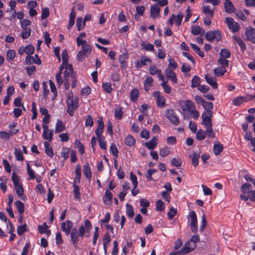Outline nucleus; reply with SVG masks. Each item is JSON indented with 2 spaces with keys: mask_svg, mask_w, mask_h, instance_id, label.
<instances>
[{
  "mask_svg": "<svg viewBox=\"0 0 255 255\" xmlns=\"http://www.w3.org/2000/svg\"><path fill=\"white\" fill-rule=\"evenodd\" d=\"M79 98L77 97L73 98V94L71 92L69 93L68 98L67 99V112L71 116H73L74 111L78 107Z\"/></svg>",
  "mask_w": 255,
  "mask_h": 255,
  "instance_id": "nucleus-1",
  "label": "nucleus"
},
{
  "mask_svg": "<svg viewBox=\"0 0 255 255\" xmlns=\"http://www.w3.org/2000/svg\"><path fill=\"white\" fill-rule=\"evenodd\" d=\"M205 37L207 40L211 42L214 39H215V40L218 42L221 39V32L219 30L213 31H209L207 32Z\"/></svg>",
  "mask_w": 255,
  "mask_h": 255,
  "instance_id": "nucleus-2",
  "label": "nucleus"
},
{
  "mask_svg": "<svg viewBox=\"0 0 255 255\" xmlns=\"http://www.w3.org/2000/svg\"><path fill=\"white\" fill-rule=\"evenodd\" d=\"M165 116L173 125L177 126L179 124L180 120L173 109L167 110Z\"/></svg>",
  "mask_w": 255,
  "mask_h": 255,
  "instance_id": "nucleus-3",
  "label": "nucleus"
},
{
  "mask_svg": "<svg viewBox=\"0 0 255 255\" xmlns=\"http://www.w3.org/2000/svg\"><path fill=\"white\" fill-rule=\"evenodd\" d=\"M189 216L191 219V223L190 224L191 231L192 233L195 234L198 231V226L197 216L195 211H192L190 212Z\"/></svg>",
  "mask_w": 255,
  "mask_h": 255,
  "instance_id": "nucleus-4",
  "label": "nucleus"
},
{
  "mask_svg": "<svg viewBox=\"0 0 255 255\" xmlns=\"http://www.w3.org/2000/svg\"><path fill=\"white\" fill-rule=\"evenodd\" d=\"M246 36L247 39L253 43H255V29L251 26L247 27L246 29Z\"/></svg>",
  "mask_w": 255,
  "mask_h": 255,
  "instance_id": "nucleus-5",
  "label": "nucleus"
},
{
  "mask_svg": "<svg viewBox=\"0 0 255 255\" xmlns=\"http://www.w3.org/2000/svg\"><path fill=\"white\" fill-rule=\"evenodd\" d=\"M43 128V137L45 139L51 141L52 139L53 136V130H49L48 126L46 124L42 125Z\"/></svg>",
  "mask_w": 255,
  "mask_h": 255,
  "instance_id": "nucleus-6",
  "label": "nucleus"
},
{
  "mask_svg": "<svg viewBox=\"0 0 255 255\" xmlns=\"http://www.w3.org/2000/svg\"><path fill=\"white\" fill-rule=\"evenodd\" d=\"M160 9L159 4L157 3L151 5L150 7V16L153 18H155L158 16L160 13Z\"/></svg>",
  "mask_w": 255,
  "mask_h": 255,
  "instance_id": "nucleus-7",
  "label": "nucleus"
},
{
  "mask_svg": "<svg viewBox=\"0 0 255 255\" xmlns=\"http://www.w3.org/2000/svg\"><path fill=\"white\" fill-rule=\"evenodd\" d=\"M71 241L73 244V245L76 247L77 244L79 241V237H80V235L78 233V230L76 228H73L71 233Z\"/></svg>",
  "mask_w": 255,
  "mask_h": 255,
  "instance_id": "nucleus-8",
  "label": "nucleus"
},
{
  "mask_svg": "<svg viewBox=\"0 0 255 255\" xmlns=\"http://www.w3.org/2000/svg\"><path fill=\"white\" fill-rule=\"evenodd\" d=\"M205 78L206 82L211 85L213 88L217 89L218 84L217 83L216 79L215 77L211 76L210 74H207L205 75Z\"/></svg>",
  "mask_w": 255,
  "mask_h": 255,
  "instance_id": "nucleus-9",
  "label": "nucleus"
},
{
  "mask_svg": "<svg viewBox=\"0 0 255 255\" xmlns=\"http://www.w3.org/2000/svg\"><path fill=\"white\" fill-rule=\"evenodd\" d=\"M151 63L150 59L147 57H142L140 61H137L135 62V66L137 68H141L143 65L147 64V63Z\"/></svg>",
  "mask_w": 255,
  "mask_h": 255,
  "instance_id": "nucleus-10",
  "label": "nucleus"
},
{
  "mask_svg": "<svg viewBox=\"0 0 255 255\" xmlns=\"http://www.w3.org/2000/svg\"><path fill=\"white\" fill-rule=\"evenodd\" d=\"M113 194L109 190H107L103 196V202L106 205H110L112 203Z\"/></svg>",
  "mask_w": 255,
  "mask_h": 255,
  "instance_id": "nucleus-11",
  "label": "nucleus"
},
{
  "mask_svg": "<svg viewBox=\"0 0 255 255\" xmlns=\"http://www.w3.org/2000/svg\"><path fill=\"white\" fill-rule=\"evenodd\" d=\"M14 189L17 195L20 197L22 200H25L26 197L23 195L24 190L22 185L19 184L14 185Z\"/></svg>",
  "mask_w": 255,
  "mask_h": 255,
  "instance_id": "nucleus-12",
  "label": "nucleus"
},
{
  "mask_svg": "<svg viewBox=\"0 0 255 255\" xmlns=\"http://www.w3.org/2000/svg\"><path fill=\"white\" fill-rule=\"evenodd\" d=\"M166 76L169 78L171 81L174 83H176L177 79L176 77L175 73L173 71V69L167 68L165 70Z\"/></svg>",
  "mask_w": 255,
  "mask_h": 255,
  "instance_id": "nucleus-13",
  "label": "nucleus"
},
{
  "mask_svg": "<svg viewBox=\"0 0 255 255\" xmlns=\"http://www.w3.org/2000/svg\"><path fill=\"white\" fill-rule=\"evenodd\" d=\"M189 157L192 159V164L195 167H196L199 164V159L200 157V154L197 152H193L192 155Z\"/></svg>",
  "mask_w": 255,
  "mask_h": 255,
  "instance_id": "nucleus-14",
  "label": "nucleus"
},
{
  "mask_svg": "<svg viewBox=\"0 0 255 255\" xmlns=\"http://www.w3.org/2000/svg\"><path fill=\"white\" fill-rule=\"evenodd\" d=\"M83 173L86 178L90 179L92 177V172L89 164L88 162L83 165Z\"/></svg>",
  "mask_w": 255,
  "mask_h": 255,
  "instance_id": "nucleus-15",
  "label": "nucleus"
},
{
  "mask_svg": "<svg viewBox=\"0 0 255 255\" xmlns=\"http://www.w3.org/2000/svg\"><path fill=\"white\" fill-rule=\"evenodd\" d=\"M224 149L223 145L220 143L219 141L215 143L213 150L216 155H219Z\"/></svg>",
  "mask_w": 255,
  "mask_h": 255,
  "instance_id": "nucleus-16",
  "label": "nucleus"
},
{
  "mask_svg": "<svg viewBox=\"0 0 255 255\" xmlns=\"http://www.w3.org/2000/svg\"><path fill=\"white\" fill-rule=\"evenodd\" d=\"M157 138L154 136L149 141L145 142V145L149 149H154L157 144Z\"/></svg>",
  "mask_w": 255,
  "mask_h": 255,
  "instance_id": "nucleus-17",
  "label": "nucleus"
},
{
  "mask_svg": "<svg viewBox=\"0 0 255 255\" xmlns=\"http://www.w3.org/2000/svg\"><path fill=\"white\" fill-rule=\"evenodd\" d=\"M44 144L45 148V151L46 154L51 158L53 157L54 155V153L53 152L52 147L50 146V144L47 141H45L44 142Z\"/></svg>",
  "mask_w": 255,
  "mask_h": 255,
  "instance_id": "nucleus-18",
  "label": "nucleus"
},
{
  "mask_svg": "<svg viewBox=\"0 0 255 255\" xmlns=\"http://www.w3.org/2000/svg\"><path fill=\"white\" fill-rule=\"evenodd\" d=\"M65 128V127L63 122L60 120H57L55 126V133L61 132L63 131Z\"/></svg>",
  "mask_w": 255,
  "mask_h": 255,
  "instance_id": "nucleus-19",
  "label": "nucleus"
},
{
  "mask_svg": "<svg viewBox=\"0 0 255 255\" xmlns=\"http://www.w3.org/2000/svg\"><path fill=\"white\" fill-rule=\"evenodd\" d=\"M224 6L226 11L228 13H232L235 10L234 5L230 1H226L224 3Z\"/></svg>",
  "mask_w": 255,
  "mask_h": 255,
  "instance_id": "nucleus-20",
  "label": "nucleus"
},
{
  "mask_svg": "<svg viewBox=\"0 0 255 255\" xmlns=\"http://www.w3.org/2000/svg\"><path fill=\"white\" fill-rule=\"evenodd\" d=\"M203 12L204 14L209 16V18H212L214 15V8L210 9L209 5L204 6Z\"/></svg>",
  "mask_w": 255,
  "mask_h": 255,
  "instance_id": "nucleus-21",
  "label": "nucleus"
},
{
  "mask_svg": "<svg viewBox=\"0 0 255 255\" xmlns=\"http://www.w3.org/2000/svg\"><path fill=\"white\" fill-rule=\"evenodd\" d=\"M111 237L109 233H106L103 239V246L105 254L107 253V245L111 241Z\"/></svg>",
  "mask_w": 255,
  "mask_h": 255,
  "instance_id": "nucleus-22",
  "label": "nucleus"
},
{
  "mask_svg": "<svg viewBox=\"0 0 255 255\" xmlns=\"http://www.w3.org/2000/svg\"><path fill=\"white\" fill-rule=\"evenodd\" d=\"M226 72L225 68L223 66L215 68L214 70V75L217 77L223 76Z\"/></svg>",
  "mask_w": 255,
  "mask_h": 255,
  "instance_id": "nucleus-23",
  "label": "nucleus"
},
{
  "mask_svg": "<svg viewBox=\"0 0 255 255\" xmlns=\"http://www.w3.org/2000/svg\"><path fill=\"white\" fill-rule=\"evenodd\" d=\"M15 206L16 207L17 210L18 212V213L21 215L23 213L24 211V204L20 201H16L15 202Z\"/></svg>",
  "mask_w": 255,
  "mask_h": 255,
  "instance_id": "nucleus-24",
  "label": "nucleus"
},
{
  "mask_svg": "<svg viewBox=\"0 0 255 255\" xmlns=\"http://www.w3.org/2000/svg\"><path fill=\"white\" fill-rule=\"evenodd\" d=\"M126 213L130 218H132L134 215V210L132 206L128 204H127L126 205Z\"/></svg>",
  "mask_w": 255,
  "mask_h": 255,
  "instance_id": "nucleus-25",
  "label": "nucleus"
},
{
  "mask_svg": "<svg viewBox=\"0 0 255 255\" xmlns=\"http://www.w3.org/2000/svg\"><path fill=\"white\" fill-rule=\"evenodd\" d=\"M135 139L131 135H128L125 138V143L126 145L131 146L134 144Z\"/></svg>",
  "mask_w": 255,
  "mask_h": 255,
  "instance_id": "nucleus-26",
  "label": "nucleus"
},
{
  "mask_svg": "<svg viewBox=\"0 0 255 255\" xmlns=\"http://www.w3.org/2000/svg\"><path fill=\"white\" fill-rule=\"evenodd\" d=\"M202 31V34H204L205 31L199 26H193L192 27L191 32L194 35L201 33Z\"/></svg>",
  "mask_w": 255,
  "mask_h": 255,
  "instance_id": "nucleus-27",
  "label": "nucleus"
},
{
  "mask_svg": "<svg viewBox=\"0 0 255 255\" xmlns=\"http://www.w3.org/2000/svg\"><path fill=\"white\" fill-rule=\"evenodd\" d=\"M89 55V54L87 53H85V52L80 50L78 52L77 55V60L79 62L83 61L86 57H87Z\"/></svg>",
  "mask_w": 255,
  "mask_h": 255,
  "instance_id": "nucleus-28",
  "label": "nucleus"
},
{
  "mask_svg": "<svg viewBox=\"0 0 255 255\" xmlns=\"http://www.w3.org/2000/svg\"><path fill=\"white\" fill-rule=\"evenodd\" d=\"M104 125L103 124H100V125L98 126V128H96L95 130V134L97 136V138L99 137H103V136L102 135V134L104 130Z\"/></svg>",
  "mask_w": 255,
  "mask_h": 255,
  "instance_id": "nucleus-29",
  "label": "nucleus"
},
{
  "mask_svg": "<svg viewBox=\"0 0 255 255\" xmlns=\"http://www.w3.org/2000/svg\"><path fill=\"white\" fill-rule=\"evenodd\" d=\"M252 188V186L251 184L249 183H245L241 186V190L244 193H248L249 191L251 190V189Z\"/></svg>",
  "mask_w": 255,
  "mask_h": 255,
  "instance_id": "nucleus-30",
  "label": "nucleus"
},
{
  "mask_svg": "<svg viewBox=\"0 0 255 255\" xmlns=\"http://www.w3.org/2000/svg\"><path fill=\"white\" fill-rule=\"evenodd\" d=\"M73 188H74V194L75 198L76 199H80V190L78 186L76 184L75 181L73 182Z\"/></svg>",
  "mask_w": 255,
  "mask_h": 255,
  "instance_id": "nucleus-31",
  "label": "nucleus"
},
{
  "mask_svg": "<svg viewBox=\"0 0 255 255\" xmlns=\"http://www.w3.org/2000/svg\"><path fill=\"white\" fill-rule=\"evenodd\" d=\"M139 95V91L137 89H134L130 92V100L132 101L135 102L137 100V97Z\"/></svg>",
  "mask_w": 255,
  "mask_h": 255,
  "instance_id": "nucleus-32",
  "label": "nucleus"
},
{
  "mask_svg": "<svg viewBox=\"0 0 255 255\" xmlns=\"http://www.w3.org/2000/svg\"><path fill=\"white\" fill-rule=\"evenodd\" d=\"M31 28L28 27V28H25L24 31H22L21 33V36L23 39H26L28 38L31 34Z\"/></svg>",
  "mask_w": 255,
  "mask_h": 255,
  "instance_id": "nucleus-33",
  "label": "nucleus"
},
{
  "mask_svg": "<svg viewBox=\"0 0 255 255\" xmlns=\"http://www.w3.org/2000/svg\"><path fill=\"white\" fill-rule=\"evenodd\" d=\"M191 87L195 88L200 86V78L197 76H194L192 79Z\"/></svg>",
  "mask_w": 255,
  "mask_h": 255,
  "instance_id": "nucleus-34",
  "label": "nucleus"
},
{
  "mask_svg": "<svg viewBox=\"0 0 255 255\" xmlns=\"http://www.w3.org/2000/svg\"><path fill=\"white\" fill-rule=\"evenodd\" d=\"M14 150V154L16 159L18 161H23L24 160V157L21 150L20 149L15 148Z\"/></svg>",
  "mask_w": 255,
  "mask_h": 255,
  "instance_id": "nucleus-35",
  "label": "nucleus"
},
{
  "mask_svg": "<svg viewBox=\"0 0 255 255\" xmlns=\"http://www.w3.org/2000/svg\"><path fill=\"white\" fill-rule=\"evenodd\" d=\"M82 51L90 55L92 52V47L87 42H85V44L82 46Z\"/></svg>",
  "mask_w": 255,
  "mask_h": 255,
  "instance_id": "nucleus-36",
  "label": "nucleus"
},
{
  "mask_svg": "<svg viewBox=\"0 0 255 255\" xmlns=\"http://www.w3.org/2000/svg\"><path fill=\"white\" fill-rule=\"evenodd\" d=\"M205 131L202 129L198 130L196 133V138L199 140H202L205 138Z\"/></svg>",
  "mask_w": 255,
  "mask_h": 255,
  "instance_id": "nucleus-37",
  "label": "nucleus"
},
{
  "mask_svg": "<svg viewBox=\"0 0 255 255\" xmlns=\"http://www.w3.org/2000/svg\"><path fill=\"white\" fill-rule=\"evenodd\" d=\"M177 213V211L176 209H175L173 207H171L170 208L169 212H168V213H167V216H168V219L170 220H172L174 217V216L176 215Z\"/></svg>",
  "mask_w": 255,
  "mask_h": 255,
  "instance_id": "nucleus-38",
  "label": "nucleus"
},
{
  "mask_svg": "<svg viewBox=\"0 0 255 255\" xmlns=\"http://www.w3.org/2000/svg\"><path fill=\"white\" fill-rule=\"evenodd\" d=\"M220 55L222 58H228L230 57L231 53L229 50L224 48L221 50Z\"/></svg>",
  "mask_w": 255,
  "mask_h": 255,
  "instance_id": "nucleus-39",
  "label": "nucleus"
},
{
  "mask_svg": "<svg viewBox=\"0 0 255 255\" xmlns=\"http://www.w3.org/2000/svg\"><path fill=\"white\" fill-rule=\"evenodd\" d=\"M212 116V111H209L208 112L205 111L202 115V119L204 120H211V117Z\"/></svg>",
  "mask_w": 255,
  "mask_h": 255,
  "instance_id": "nucleus-40",
  "label": "nucleus"
},
{
  "mask_svg": "<svg viewBox=\"0 0 255 255\" xmlns=\"http://www.w3.org/2000/svg\"><path fill=\"white\" fill-rule=\"evenodd\" d=\"M103 88L104 91L107 93H111L113 90L111 83L109 82L103 84Z\"/></svg>",
  "mask_w": 255,
  "mask_h": 255,
  "instance_id": "nucleus-41",
  "label": "nucleus"
},
{
  "mask_svg": "<svg viewBox=\"0 0 255 255\" xmlns=\"http://www.w3.org/2000/svg\"><path fill=\"white\" fill-rule=\"evenodd\" d=\"M110 150L112 153V155L117 158L118 157V150L116 145L114 143H112L110 146Z\"/></svg>",
  "mask_w": 255,
  "mask_h": 255,
  "instance_id": "nucleus-42",
  "label": "nucleus"
},
{
  "mask_svg": "<svg viewBox=\"0 0 255 255\" xmlns=\"http://www.w3.org/2000/svg\"><path fill=\"white\" fill-rule=\"evenodd\" d=\"M26 227L27 225L25 224L18 226L17 230V234L19 236L23 235L26 230Z\"/></svg>",
  "mask_w": 255,
  "mask_h": 255,
  "instance_id": "nucleus-43",
  "label": "nucleus"
},
{
  "mask_svg": "<svg viewBox=\"0 0 255 255\" xmlns=\"http://www.w3.org/2000/svg\"><path fill=\"white\" fill-rule=\"evenodd\" d=\"M69 151L70 148H69L63 147L62 148V151L61 153V155L64 158V160H66L68 158Z\"/></svg>",
  "mask_w": 255,
  "mask_h": 255,
  "instance_id": "nucleus-44",
  "label": "nucleus"
},
{
  "mask_svg": "<svg viewBox=\"0 0 255 255\" xmlns=\"http://www.w3.org/2000/svg\"><path fill=\"white\" fill-rule=\"evenodd\" d=\"M157 105L158 107L161 108H163L164 107L165 104V100L163 96H161L160 97H158V99H156Z\"/></svg>",
  "mask_w": 255,
  "mask_h": 255,
  "instance_id": "nucleus-45",
  "label": "nucleus"
},
{
  "mask_svg": "<svg viewBox=\"0 0 255 255\" xmlns=\"http://www.w3.org/2000/svg\"><path fill=\"white\" fill-rule=\"evenodd\" d=\"M25 52L28 55H30L33 54L34 51V47L31 44H29L25 47Z\"/></svg>",
  "mask_w": 255,
  "mask_h": 255,
  "instance_id": "nucleus-46",
  "label": "nucleus"
},
{
  "mask_svg": "<svg viewBox=\"0 0 255 255\" xmlns=\"http://www.w3.org/2000/svg\"><path fill=\"white\" fill-rule=\"evenodd\" d=\"M130 178L132 183V184L133 185L134 188H136L138 184L137 177L136 175L134 174L132 172H130Z\"/></svg>",
  "mask_w": 255,
  "mask_h": 255,
  "instance_id": "nucleus-47",
  "label": "nucleus"
},
{
  "mask_svg": "<svg viewBox=\"0 0 255 255\" xmlns=\"http://www.w3.org/2000/svg\"><path fill=\"white\" fill-rule=\"evenodd\" d=\"M196 247V245L195 244H193L192 245L191 248H187L186 247L184 246L182 248L181 252H182L183 254H187L188 253H189L190 252L193 251Z\"/></svg>",
  "mask_w": 255,
  "mask_h": 255,
  "instance_id": "nucleus-48",
  "label": "nucleus"
},
{
  "mask_svg": "<svg viewBox=\"0 0 255 255\" xmlns=\"http://www.w3.org/2000/svg\"><path fill=\"white\" fill-rule=\"evenodd\" d=\"M170 149L168 147H164L160 150V155L162 157H165L170 154Z\"/></svg>",
  "mask_w": 255,
  "mask_h": 255,
  "instance_id": "nucleus-49",
  "label": "nucleus"
},
{
  "mask_svg": "<svg viewBox=\"0 0 255 255\" xmlns=\"http://www.w3.org/2000/svg\"><path fill=\"white\" fill-rule=\"evenodd\" d=\"M201 223L202 225L200 227L199 231L202 233L204 231L207 225L206 219L204 214H203L202 216Z\"/></svg>",
  "mask_w": 255,
  "mask_h": 255,
  "instance_id": "nucleus-50",
  "label": "nucleus"
},
{
  "mask_svg": "<svg viewBox=\"0 0 255 255\" xmlns=\"http://www.w3.org/2000/svg\"><path fill=\"white\" fill-rule=\"evenodd\" d=\"M201 223L202 225L200 227L199 231L202 233L204 231L207 225L206 219L204 214H203L202 216Z\"/></svg>",
  "mask_w": 255,
  "mask_h": 255,
  "instance_id": "nucleus-51",
  "label": "nucleus"
},
{
  "mask_svg": "<svg viewBox=\"0 0 255 255\" xmlns=\"http://www.w3.org/2000/svg\"><path fill=\"white\" fill-rule=\"evenodd\" d=\"M76 26L78 31H80L84 26H83V22H82V18L79 17L76 20Z\"/></svg>",
  "mask_w": 255,
  "mask_h": 255,
  "instance_id": "nucleus-52",
  "label": "nucleus"
},
{
  "mask_svg": "<svg viewBox=\"0 0 255 255\" xmlns=\"http://www.w3.org/2000/svg\"><path fill=\"white\" fill-rule=\"evenodd\" d=\"M187 110L189 111H192L195 108L194 103L190 100H186Z\"/></svg>",
  "mask_w": 255,
  "mask_h": 255,
  "instance_id": "nucleus-53",
  "label": "nucleus"
},
{
  "mask_svg": "<svg viewBox=\"0 0 255 255\" xmlns=\"http://www.w3.org/2000/svg\"><path fill=\"white\" fill-rule=\"evenodd\" d=\"M98 141L99 142V146L102 149H106L107 144L106 142L105 141L104 137L98 138Z\"/></svg>",
  "mask_w": 255,
  "mask_h": 255,
  "instance_id": "nucleus-54",
  "label": "nucleus"
},
{
  "mask_svg": "<svg viewBox=\"0 0 255 255\" xmlns=\"http://www.w3.org/2000/svg\"><path fill=\"white\" fill-rule=\"evenodd\" d=\"M15 56V52L13 50H8L6 54V59L9 60H13Z\"/></svg>",
  "mask_w": 255,
  "mask_h": 255,
  "instance_id": "nucleus-55",
  "label": "nucleus"
},
{
  "mask_svg": "<svg viewBox=\"0 0 255 255\" xmlns=\"http://www.w3.org/2000/svg\"><path fill=\"white\" fill-rule=\"evenodd\" d=\"M164 203L161 200H158L156 202V209L157 211L161 212L163 211Z\"/></svg>",
  "mask_w": 255,
  "mask_h": 255,
  "instance_id": "nucleus-56",
  "label": "nucleus"
},
{
  "mask_svg": "<svg viewBox=\"0 0 255 255\" xmlns=\"http://www.w3.org/2000/svg\"><path fill=\"white\" fill-rule=\"evenodd\" d=\"M172 164L176 167H179L181 165L182 163V160L180 158H173L172 159Z\"/></svg>",
  "mask_w": 255,
  "mask_h": 255,
  "instance_id": "nucleus-57",
  "label": "nucleus"
},
{
  "mask_svg": "<svg viewBox=\"0 0 255 255\" xmlns=\"http://www.w3.org/2000/svg\"><path fill=\"white\" fill-rule=\"evenodd\" d=\"M202 106L206 110V112H208L209 111H211V110L213 108V105L211 102L205 101Z\"/></svg>",
  "mask_w": 255,
  "mask_h": 255,
  "instance_id": "nucleus-58",
  "label": "nucleus"
},
{
  "mask_svg": "<svg viewBox=\"0 0 255 255\" xmlns=\"http://www.w3.org/2000/svg\"><path fill=\"white\" fill-rule=\"evenodd\" d=\"M62 58L63 64H67L69 57L66 50H64L63 51H62Z\"/></svg>",
  "mask_w": 255,
  "mask_h": 255,
  "instance_id": "nucleus-59",
  "label": "nucleus"
},
{
  "mask_svg": "<svg viewBox=\"0 0 255 255\" xmlns=\"http://www.w3.org/2000/svg\"><path fill=\"white\" fill-rule=\"evenodd\" d=\"M49 15V10L47 7H44L42 9L41 19H44L48 17Z\"/></svg>",
  "mask_w": 255,
  "mask_h": 255,
  "instance_id": "nucleus-60",
  "label": "nucleus"
},
{
  "mask_svg": "<svg viewBox=\"0 0 255 255\" xmlns=\"http://www.w3.org/2000/svg\"><path fill=\"white\" fill-rule=\"evenodd\" d=\"M66 234L68 235L70 233L71 230H72L73 223L70 220L66 221Z\"/></svg>",
  "mask_w": 255,
  "mask_h": 255,
  "instance_id": "nucleus-61",
  "label": "nucleus"
},
{
  "mask_svg": "<svg viewBox=\"0 0 255 255\" xmlns=\"http://www.w3.org/2000/svg\"><path fill=\"white\" fill-rule=\"evenodd\" d=\"M141 45L143 48L146 51H153L154 50V46L151 43H142Z\"/></svg>",
  "mask_w": 255,
  "mask_h": 255,
  "instance_id": "nucleus-62",
  "label": "nucleus"
},
{
  "mask_svg": "<svg viewBox=\"0 0 255 255\" xmlns=\"http://www.w3.org/2000/svg\"><path fill=\"white\" fill-rule=\"evenodd\" d=\"M48 226L45 223H44L43 225H39L38 226V231L40 234H43L46 232V230L48 229Z\"/></svg>",
  "mask_w": 255,
  "mask_h": 255,
  "instance_id": "nucleus-63",
  "label": "nucleus"
},
{
  "mask_svg": "<svg viewBox=\"0 0 255 255\" xmlns=\"http://www.w3.org/2000/svg\"><path fill=\"white\" fill-rule=\"evenodd\" d=\"M183 15L182 13H179L177 15L175 16V23L177 26H180L182 20Z\"/></svg>",
  "mask_w": 255,
  "mask_h": 255,
  "instance_id": "nucleus-64",
  "label": "nucleus"
}]
</instances>
